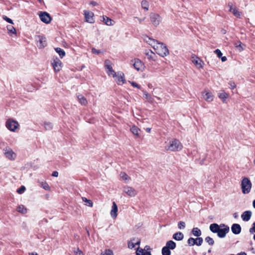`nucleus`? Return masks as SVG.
Returning a JSON list of instances; mask_svg holds the SVG:
<instances>
[{"label": "nucleus", "instance_id": "nucleus-15", "mask_svg": "<svg viewBox=\"0 0 255 255\" xmlns=\"http://www.w3.org/2000/svg\"><path fill=\"white\" fill-rule=\"evenodd\" d=\"M252 213L251 211H246L243 212L241 215V218L244 221L247 222L251 218Z\"/></svg>", "mask_w": 255, "mask_h": 255}, {"label": "nucleus", "instance_id": "nucleus-62", "mask_svg": "<svg viewBox=\"0 0 255 255\" xmlns=\"http://www.w3.org/2000/svg\"><path fill=\"white\" fill-rule=\"evenodd\" d=\"M144 250H146V251H147L148 250H150L151 248H150V247L149 246L146 245L144 247Z\"/></svg>", "mask_w": 255, "mask_h": 255}, {"label": "nucleus", "instance_id": "nucleus-55", "mask_svg": "<svg viewBox=\"0 0 255 255\" xmlns=\"http://www.w3.org/2000/svg\"><path fill=\"white\" fill-rule=\"evenodd\" d=\"M136 255H151V253L150 252L146 251L143 253L142 254H140L139 253H136Z\"/></svg>", "mask_w": 255, "mask_h": 255}, {"label": "nucleus", "instance_id": "nucleus-36", "mask_svg": "<svg viewBox=\"0 0 255 255\" xmlns=\"http://www.w3.org/2000/svg\"><path fill=\"white\" fill-rule=\"evenodd\" d=\"M205 241L210 245L213 246L214 244V240L210 237H207L205 239Z\"/></svg>", "mask_w": 255, "mask_h": 255}, {"label": "nucleus", "instance_id": "nucleus-6", "mask_svg": "<svg viewBox=\"0 0 255 255\" xmlns=\"http://www.w3.org/2000/svg\"><path fill=\"white\" fill-rule=\"evenodd\" d=\"M149 18L152 24L155 27L159 24L162 19L159 14L153 12L150 14Z\"/></svg>", "mask_w": 255, "mask_h": 255}, {"label": "nucleus", "instance_id": "nucleus-37", "mask_svg": "<svg viewBox=\"0 0 255 255\" xmlns=\"http://www.w3.org/2000/svg\"><path fill=\"white\" fill-rule=\"evenodd\" d=\"M6 27H7V29L9 33L10 32L13 34H16V30L13 26H12L11 25H7Z\"/></svg>", "mask_w": 255, "mask_h": 255}, {"label": "nucleus", "instance_id": "nucleus-49", "mask_svg": "<svg viewBox=\"0 0 255 255\" xmlns=\"http://www.w3.org/2000/svg\"><path fill=\"white\" fill-rule=\"evenodd\" d=\"M214 52L217 54V56L219 57V58H220L221 57V56H222V53L221 52V51H220V50L217 49H216L215 51H214Z\"/></svg>", "mask_w": 255, "mask_h": 255}, {"label": "nucleus", "instance_id": "nucleus-43", "mask_svg": "<svg viewBox=\"0 0 255 255\" xmlns=\"http://www.w3.org/2000/svg\"><path fill=\"white\" fill-rule=\"evenodd\" d=\"M41 186L43 189H44L46 190H50V187L48 185V184L46 182H42L41 183Z\"/></svg>", "mask_w": 255, "mask_h": 255}, {"label": "nucleus", "instance_id": "nucleus-24", "mask_svg": "<svg viewBox=\"0 0 255 255\" xmlns=\"http://www.w3.org/2000/svg\"><path fill=\"white\" fill-rule=\"evenodd\" d=\"M204 92L203 93V96L204 97V99L210 102L212 101L213 100V96L211 92H206L204 94Z\"/></svg>", "mask_w": 255, "mask_h": 255}, {"label": "nucleus", "instance_id": "nucleus-56", "mask_svg": "<svg viewBox=\"0 0 255 255\" xmlns=\"http://www.w3.org/2000/svg\"><path fill=\"white\" fill-rule=\"evenodd\" d=\"M228 6L229 7V11L231 12L234 9L233 7V4L231 2H229L228 3Z\"/></svg>", "mask_w": 255, "mask_h": 255}, {"label": "nucleus", "instance_id": "nucleus-16", "mask_svg": "<svg viewBox=\"0 0 255 255\" xmlns=\"http://www.w3.org/2000/svg\"><path fill=\"white\" fill-rule=\"evenodd\" d=\"M135 238H133L131 241L128 242V247L129 249H133L135 247V245L139 246L140 243V240L137 239L136 242L134 243V241L135 240Z\"/></svg>", "mask_w": 255, "mask_h": 255}, {"label": "nucleus", "instance_id": "nucleus-20", "mask_svg": "<svg viewBox=\"0 0 255 255\" xmlns=\"http://www.w3.org/2000/svg\"><path fill=\"white\" fill-rule=\"evenodd\" d=\"M172 238L176 241H181L184 238V235L180 232H176L173 235Z\"/></svg>", "mask_w": 255, "mask_h": 255}, {"label": "nucleus", "instance_id": "nucleus-10", "mask_svg": "<svg viewBox=\"0 0 255 255\" xmlns=\"http://www.w3.org/2000/svg\"><path fill=\"white\" fill-rule=\"evenodd\" d=\"M123 191L130 197H134L137 193L133 188L128 186H124Z\"/></svg>", "mask_w": 255, "mask_h": 255}, {"label": "nucleus", "instance_id": "nucleus-1", "mask_svg": "<svg viewBox=\"0 0 255 255\" xmlns=\"http://www.w3.org/2000/svg\"><path fill=\"white\" fill-rule=\"evenodd\" d=\"M145 40L155 50L156 53L161 57H164L169 54V51L166 46L162 42H159L157 40L146 37Z\"/></svg>", "mask_w": 255, "mask_h": 255}, {"label": "nucleus", "instance_id": "nucleus-51", "mask_svg": "<svg viewBox=\"0 0 255 255\" xmlns=\"http://www.w3.org/2000/svg\"><path fill=\"white\" fill-rule=\"evenodd\" d=\"M255 222H254L253 224V227L251 228L249 230V232L251 234H253L255 233Z\"/></svg>", "mask_w": 255, "mask_h": 255}, {"label": "nucleus", "instance_id": "nucleus-30", "mask_svg": "<svg viewBox=\"0 0 255 255\" xmlns=\"http://www.w3.org/2000/svg\"><path fill=\"white\" fill-rule=\"evenodd\" d=\"M237 17L240 18L241 15V12L238 11L236 7H234V9L231 11Z\"/></svg>", "mask_w": 255, "mask_h": 255}, {"label": "nucleus", "instance_id": "nucleus-34", "mask_svg": "<svg viewBox=\"0 0 255 255\" xmlns=\"http://www.w3.org/2000/svg\"><path fill=\"white\" fill-rule=\"evenodd\" d=\"M145 54L147 56V58L149 60H153V61L155 60L154 57H153V55H154V54L152 52V51H148L145 53Z\"/></svg>", "mask_w": 255, "mask_h": 255}, {"label": "nucleus", "instance_id": "nucleus-35", "mask_svg": "<svg viewBox=\"0 0 255 255\" xmlns=\"http://www.w3.org/2000/svg\"><path fill=\"white\" fill-rule=\"evenodd\" d=\"M82 200L84 202H86L85 205H87L88 207H92L93 206V202L91 200L87 199L85 197H83Z\"/></svg>", "mask_w": 255, "mask_h": 255}, {"label": "nucleus", "instance_id": "nucleus-12", "mask_svg": "<svg viewBox=\"0 0 255 255\" xmlns=\"http://www.w3.org/2000/svg\"><path fill=\"white\" fill-rule=\"evenodd\" d=\"M4 154L5 157L10 160H14L16 157L15 153L10 149L7 148L3 149Z\"/></svg>", "mask_w": 255, "mask_h": 255}, {"label": "nucleus", "instance_id": "nucleus-61", "mask_svg": "<svg viewBox=\"0 0 255 255\" xmlns=\"http://www.w3.org/2000/svg\"><path fill=\"white\" fill-rule=\"evenodd\" d=\"M221 58V60L223 62H225L227 60V57L226 56H221V57H220Z\"/></svg>", "mask_w": 255, "mask_h": 255}, {"label": "nucleus", "instance_id": "nucleus-7", "mask_svg": "<svg viewBox=\"0 0 255 255\" xmlns=\"http://www.w3.org/2000/svg\"><path fill=\"white\" fill-rule=\"evenodd\" d=\"M51 64L55 72H58L61 70L62 63L57 57H54L53 58L51 61Z\"/></svg>", "mask_w": 255, "mask_h": 255}, {"label": "nucleus", "instance_id": "nucleus-21", "mask_svg": "<svg viewBox=\"0 0 255 255\" xmlns=\"http://www.w3.org/2000/svg\"><path fill=\"white\" fill-rule=\"evenodd\" d=\"M79 102L83 106H86L88 104L87 99L81 94L77 95Z\"/></svg>", "mask_w": 255, "mask_h": 255}, {"label": "nucleus", "instance_id": "nucleus-46", "mask_svg": "<svg viewBox=\"0 0 255 255\" xmlns=\"http://www.w3.org/2000/svg\"><path fill=\"white\" fill-rule=\"evenodd\" d=\"M26 188L24 186H21L17 190V192L19 194H22L25 190Z\"/></svg>", "mask_w": 255, "mask_h": 255}, {"label": "nucleus", "instance_id": "nucleus-53", "mask_svg": "<svg viewBox=\"0 0 255 255\" xmlns=\"http://www.w3.org/2000/svg\"><path fill=\"white\" fill-rule=\"evenodd\" d=\"M230 87L231 89H233L236 87V84L234 82L230 81L229 83Z\"/></svg>", "mask_w": 255, "mask_h": 255}, {"label": "nucleus", "instance_id": "nucleus-3", "mask_svg": "<svg viewBox=\"0 0 255 255\" xmlns=\"http://www.w3.org/2000/svg\"><path fill=\"white\" fill-rule=\"evenodd\" d=\"M252 184L248 177H244L241 182V189L243 194H246L250 192Z\"/></svg>", "mask_w": 255, "mask_h": 255}, {"label": "nucleus", "instance_id": "nucleus-22", "mask_svg": "<svg viewBox=\"0 0 255 255\" xmlns=\"http://www.w3.org/2000/svg\"><path fill=\"white\" fill-rule=\"evenodd\" d=\"M103 21L107 25L111 26L113 25L115 23V21L107 16H103Z\"/></svg>", "mask_w": 255, "mask_h": 255}, {"label": "nucleus", "instance_id": "nucleus-40", "mask_svg": "<svg viewBox=\"0 0 255 255\" xmlns=\"http://www.w3.org/2000/svg\"><path fill=\"white\" fill-rule=\"evenodd\" d=\"M44 128L46 130H50L52 128L53 125L50 122H45L44 123Z\"/></svg>", "mask_w": 255, "mask_h": 255}, {"label": "nucleus", "instance_id": "nucleus-39", "mask_svg": "<svg viewBox=\"0 0 255 255\" xmlns=\"http://www.w3.org/2000/svg\"><path fill=\"white\" fill-rule=\"evenodd\" d=\"M187 244L189 246H193L195 245V239L192 237L189 238L187 240Z\"/></svg>", "mask_w": 255, "mask_h": 255}, {"label": "nucleus", "instance_id": "nucleus-17", "mask_svg": "<svg viewBox=\"0 0 255 255\" xmlns=\"http://www.w3.org/2000/svg\"><path fill=\"white\" fill-rule=\"evenodd\" d=\"M116 77L117 83L118 85H122L126 82L124 73H122L120 75H117Z\"/></svg>", "mask_w": 255, "mask_h": 255}, {"label": "nucleus", "instance_id": "nucleus-58", "mask_svg": "<svg viewBox=\"0 0 255 255\" xmlns=\"http://www.w3.org/2000/svg\"><path fill=\"white\" fill-rule=\"evenodd\" d=\"M135 18H137L140 23H141L143 20H144L145 17H143L142 18H140L137 17H135Z\"/></svg>", "mask_w": 255, "mask_h": 255}, {"label": "nucleus", "instance_id": "nucleus-59", "mask_svg": "<svg viewBox=\"0 0 255 255\" xmlns=\"http://www.w3.org/2000/svg\"><path fill=\"white\" fill-rule=\"evenodd\" d=\"M139 253V254L140 253H141V254H143V253H144V252H143V250L142 249H140L138 248V249L137 250V251H136V253Z\"/></svg>", "mask_w": 255, "mask_h": 255}, {"label": "nucleus", "instance_id": "nucleus-27", "mask_svg": "<svg viewBox=\"0 0 255 255\" xmlns=\"http://www.w3.org/2000/svg\"><path fill=\"white\" fill-rule=\"evenodd\" d=\"M16 210L18 212L23 214L27 213V209L23 205H19L17 207Z\"/></svg>", "mask_w": 255, "mask_h": 255}, {"label": "nucleus", "instance_id": "nucleus-18", "mask_svg": "<svg viewBox=\"0 0 255 255\" xmlns=\"http://www.w3.org/2000/svg\"><path fill=\"white\" fill-rule=\"evenodd\" d=\"M117 212H118V206H117L116 203L115 202H114L113 203L112 209L111 211V215L113 218H115L117 217Z\"/></svg>", "mask_w": 255, "mask_h": 255}, {"label": "nucleus", "instance_id": "nucleus-60", "mask_svg": "<svg viewBox=\"0 0 255 255\" xmlns=\"http://www.w3.org/2000/svg\"><path fill=\"white\" fill-rule=\"evenodd\" d=\"M90 4L93 6H96L97 5V3L95 1H91Z\"/></svg>", "mask_w": 255, "mask_h": 255}, {"label": "nucleus", "instance_id": "nucleus-47", "mask_svg": "<svg viewBox=\"0 0 255 255\" xmlns=\"http://www.w3.org/2000/svg\"><path fill=\"white\" fill-rule=\"evenodd\" d=\"M196 240L198 241V242H197V246H201V245L202 244L203 242V238H201V237H197L196 238Z\"/></svg>", "mask_w": 255, "mask_h": 255}, {"label": "nucleus", "instance_id": "nucleus-54", "mask_svg": "<svg viewBox=\"0 0 255 255\" xmlns=\"http://www.w3.org/2000/svg\"><path fill=\"white\" fill-rule=\"evenodd\" d=\"M107 73L109 76H112L113 77H116L117 76V74L115 71L114 73L111 72L110 71H107Z\"/></svg>", "mask_w": 255, "mask_h": 255}, {"label": "nucleus", "instance_id": "nucleus-11", "mask_svg": "<svg viewBox=\"0 0 255 255\" xmlns=\"http://www.w3.org/2000/svg\"><path fill=\"white\" fill-rule=\"evenodd\" d=\"M84 14L86 21L90 23H93L95 21L93 18L94 13L93 12L88 10H84Z\"/></svg>", "mask_w": 255, "mask_h": 255}, {"label": "nucleus", "instance_id": "nucleus-52", "mask_svg": "<svg viewBox=\"0 0 255 255\" xmlns=\"http://www.w3.org/2000/svg\"><path fill=\"white\" fill-rule=\"evenodd\" d=\"M131 84L133 87H136L138 89H140V88H141V86L140 85H139L138 84H137L136 82H131Z\"/></svg>", "mask_w": 255, "mask_h": 255}, {"label": "nucleus", "instance_id": "nucleus-42", "mask_svg": "<svg viewBox=\"0 0 255 255\" xmlns=\"http://www.w3.org/2000/svg\"><path fill=\"white\" fill-rule=\"evenodd\" d=\"M228 96V95L225 92L220 94V95L219 96V98L221 99H222L223 101L226 100V99L227 98Z\"/></svg>", "mask_w": 255, "mask_h": 255}, {"label": "nucleus", "instance_id": "nucleus-48", "mask_svg": "<svg viewBox=\"0 0 255 255\" xmlns=\"http://www.w3.org/2000/svg\"><path fill=\"white\" fill-rule=\"evenodd\" d=\"M2 18L4 20H5L7 22L11 23V24H13L12 20L11 19L9 18V17H7L6 16L3 15Z\"/></svg>", "mask_w": 255, "mask_h": 255}, {"label": "nucleus", "instance_id": "nucleus-9", "mask_svg": "<svg viewBox=\"0 0 255 255\" xmlns=\"http://www.w3.org/2000/svg\"><path fill=\"white\" fill-rule=\"evenodd\" d=\"M130 63L137 71H142L144 69V64L139 59H134L131 61Z\"/></svg>", "mask_w": 255, "mask_h": 255}, {"label": "nucleus", "instance_id": "nucleus-19", "mask_svg": "<svg viewBox=\"0 0 255 255\" xmlns=\"http://www.w3.org/2000/svg\"><path fill=\"white\" fill-rule=\"evenodd\" d=\"M131 132L136 137H139V132L140 131V129L135 126H132L130 128Z\"/></svg>", "mask_w": 255, "mask_h": 255}, {"label": "nucleus", "instance_id": "nucleus-64", "mask_svg": "<svg viewBox=\"0 0 255 255\" xmlns=\"http://www.w3.org/2000/svg\"><path fill=\"white\" fill-rule=\"evenodd\" d=\"M238 255H247V254L245 252H241L238 254Z\"/></svg>", "mask_w": 255, "mask_h": 255}, {"label": "nucleus", "instance_id": "nucleus-38", "mask_svg": "<svg viewBox=\"0 0 255 255\" xmlns=\"http://www.w3.org/2000/svg\"><path fill=\"white\" fill-rule=\"evenodd\" d=\"M144 97L149 102H151L152 101V98L151 95L148 94L146 91L143 92Z\"/></svg>", "mask_w": 255, "mask_h": 255}, {"label": "nucleus", "instance_id": "nucleus-13", "mask_svg": "<svg viewBox=\"0 0 255 255\" xmlns=\"http://www.w3.org/2000/svg\"><path fill=\"white\" fill-rule=\"evenodd\" d=\"M36 40L39 42V44L38 45L39 48H42L47 45V42L46 38L42 35L37 36Z\"/></svg>", "mask_w": 255, "mask_h": 255}, {"label": "nucleus", "instance_id": "nucleus-23", "mask_svg": "<svg viewBox=\"0 0 255 255\" xmlns=\"http://www.w3.org/2000/svg\"><path fill=\"white\" fill-rule=\"evenodd\" d=\"M192 234L197 237H199L202 235L201 231L200 229L197 227H194L192 229L191 231Z\"/></svg>", "mask_w": 255, "mask_h": 255}, {"label": "nucleus", "instance_id": "nucleus-31", "mask_svg": "<svg viewBox=\"0 0 255 255\" xmlns=\"http://www.w3.org/2000/svg\"><path fill=\"white\" fill-rule=\"evenodd\" d=\"M141 5L142 8L144 10H148L149 4L147 1L145 0H143L141 2Z\"/></svg>", "mask_w": 255, "mask_h": 255}, {"label": "nucleus", "instance_id": "nucleus-8", "mask_svg": "<svg viewBox=\"0 0 255 255\" xmlns=\"http://www.w3.org/2000/svg\"><path fill=\"white\" fill-rule=\"evenodd\" d=\"M39 16L40 20L46 24H48L51 21V17L50 14L46 11L40 12Z\"/></svg>", "mask_w": 255, "mask_h": 255}, {"label": "nucleus", "instance_id": "nucleus-26", "mask_svg": "<svg viewBox=\"0 0 255 255\" xmlns=\"http://www.w3.org/2000/svg\"><path fill=\"white\" fill-rule=\"evenodd\" d=\"M165 247L167 248L169 250H174L176 248V243L173 241L170 240L166 242Z\"/></svg>", "mask_w": 255, "mask_h": 255}, {"label": "nucleus", "instance_id": "nucleus-33", "mask_svg": "<svg viewBox=\"0 0 255 255\" xmlns=\"http://www.w3.org/2000/svg\"><path fill=\"white\" fill-rule=\"evenodd\" d=\"M121 178L124 181L129 180L130 178L125 172H121L120 174Z\"/></svg>", "mask_w": 255, "mask_h": 255}, {"label": "nucleus", "instance_id": "nucleus-32", "mask_svg": "<svg viewBox=\"0 0 255 255\" xmlns=\"http://www.w3.org/2000/svg\"><path fill=\"white\" fill-rule=\"evenodd\" d=\"M161 253L162 255H171L170 250L165 247L162 248Z\"/></svg>", "mask_w": 255, "mask_h": 255}, {"label": "nucleus", "instance_id": "nucleus-41", "mask_svg": "<svg viewBox=\"0 0 255 255\" xmlns=\"http://www.w3.org/2000/svg\"><path fill=\"white\" fill-rule=\"evenodd\" d=\"M186 224L183 221H179L178 223V228L180 230H183L185 228Z\"/></svg>", "mask_w": 255, "mask_h": 255}, {"label": "nucleus", "instance_id": "nucleus-5", "mask_svg": "<svg viewBox=\"0 0 255 255\" xmlns=\"http://www.w3.org/2000/svg\"><path fill=\"white\" fill-rule=\"evenodd\" d=\"M19 126V124L17 121L12 119L7 120L5 123L6 128L11 131H15Z\"/></svg>", "mask_w": 255, "mask_h": 255}, {"label": "nucleus", "instance_id": "nucleus-63", "mask_svg": "<svg viewBox=\"0 0 255 255\" xmlns=\"http://www.w3.org/2000/svg\"><path fill=\"white\" fill-rule=\"evenodd\" d=\"M233 217L235 218H236V219L238 218V213H234L233 214Z\"/></svg>", "mask_w": 255, "mask_h": 255}, {"label": "nucleus", "instance_id": "nucleus-28", "mask_svg": "<svg viewBox=\"0 0 255 255\" xmlns=\"http://www.w3.org/2000/svg\"><path fill=\"white\" fill-rule=\"evenodd\" d=\"M192 62L195 65H196L197 66H199V68L202 67V63H203V62H202V60L198 57H196V58L195 59H193L192 60Z\"/></svg>", "mask_w": 255, "mask_h": 255}, {"label": "nucleus", "instance_id": "nucleus-45", "mask_svg": "<svg viewBox=\"0 0 255 255\" xmlns=\"http://www.w3.org/2000/svg\"><path fill=\"white\" fill-rule=\"evenodd\" d=\"M210 162V160L209 159H206V158H204V157H203L201 159V164H207Z\"/></svg>", "mask_w": 255, "mask_h": 255}, {"label": "nucleus", "instance_id": "nucleus-25", "mask_svg": "<svg viewBox=\"0 0 255 255\" xmlns=\"http://www.w3.org/2000/svg\"><path fill=\"white\" fill-rule=\"evenodd\" d=\"M105 67L108 70L107 71L114 73V70L111 65V62L109 60L107 59L105 61Z\"/></svg>", "mask_w": 255, "mask_h": 255}, {"label": "nucleus", "instance_id": "nucleus-57", "mask_svg": "<svg viewBox=\"0 0 255 255\" xmlns=\"http://www.w3.org/2000/svg\"><path fill=\"white\" fill-rule=\"evenodd\" d=\"M52 176L54 177H57L58 176V172L57 171H54L52 172Z\"/></svg>", "mask_w": 255, "mask_h": 255}, {"label": "nucleus", "instance_id": "nucleus-50", "mask_svg": "<svg viewBox=\"0 0 255 255\" xmlns=\"http://www.w3.org/2000/svg\"><path fill=\"white\" fill-rule=\"evenodd\" d=\"M91 50H92V52L93 54H97L98 55V54H99L100 53H101V51L100 50L96 49L95 48H92Z\"/></svg>", "mask_w": 255, "mask_h": 255}, {"label": "nucleus", "instance_id": "nucleus-44", "mask_svg": "<svg viewBox=\"0 0 255 255\" xmlns=\"http://www.w3.org/2000/svg\"><path fill=\"white\" fill-rule=\"evenodd\" d=\"M101 255H113V253L111 250H106Z\"/></svg>", "mask_w": 255, "mask_h": 255}, {"label": "nucleus", "instance_id": "nucleus-29", "mask_svg": "<svg viewBox=\"0 0 255 255\" xmlns=\"http://www.w3.org/2000/svg\"><path fill=\"white\" fill-rule=\"evenodd\" d=\"M55 50L56 52L59 54L61 58H62L65 55V52L62 49L59 47H57L55 48Z\"/></svg>", "mask_w": 255, "mask_h": 255}, {"label": "nucleus", "instance_id": "nucleus-2", "mask_svg": "<svg viewBox=\"0 0 255 255\" xmlns=\"http://www.w3.org/2000/svg\"><path fill=\"white\" fill-rule=\"evenodd\" d=\"M209 229L213 233L217 234L218 237L220 238H225L230 231V227L225 224L218 225L217 223H213L210 225Z\"/></svg>", "mask_w": 255, "mask_h": 255}, {"label": "nucleus", "instance_id": "nucleus-4", "mask_svg": "<svg viewBox=\"0 0 255 255\" xmlns=\"http://www.w3.org/2000/svg\"><path fill=\"white\" fill-rule=\"evenodd\" d=\"M182 147V145L179 140L174 139L170 141L169 145L167 149L172 151H175L180 150Z\"/></svg>", "mask_w": 255, "mask_h": 255}, {"label": "nucleus", "instance_id": "nucleus-14", "mask_svg": "<svg viewBox=\"0 0 255 255\" xmlns=\"http://www.w3.org/2000/svg\"><path fill=\"white\" fill-rule=\"evenodd\" d=\"M231 231L235 235H238L241 233L242 228L239 224H233L231 226Z\"/></svg>", "mask_w": 255, "mask_h": 255}]
</instances>
